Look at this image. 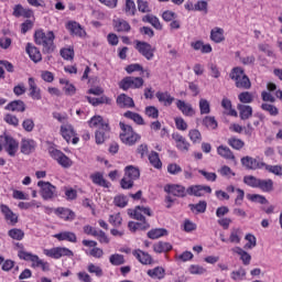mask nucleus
<instances>
[{
  "label": "nucleus",
  "instance_id": "obj_26",
  "mask_svg": "<svg viewBox=\"0 0 282 282\" xmlns=\"http://www.w3.org/2000/svg\"><path fill=\"white\" fill-rule=\"evenodd\" d=\"M241 239H243V230L239 227H234L230 230L228 241L229 243H241Z\"/></svg>",
  "mask_w": 282,
  "mask_h": 282
},
{
  "label": "nucleus",
  "instance_id": "obj_6",
  "mask_svg": "<svg viewBox=\"0 0 282 282\" xmlns=\"http://www.w3.org/2000/svg\"><path fill=\"white\" fill-rule=\"evenodd\" d=\"M48 153L53 160L57 161V164L62 166L63 169H69L73 166L74 162L72 159H69L65 153H63L61 150L55 148H50Z\"/></svg>",
  "mask_w": 282,
  "mask_h": 282
},
{
  "label": "nucleus",
  "instance_id": "obj_64",
  "mask_svg": "<svg viewBox=\"0 0 282 282\" xmlns=\"http://www.w3.org/2000/svg\"><path fill=\"white\" fill-rule=\"evenodd\" d=\"M203 124L207 128V129H216L217 128V120H215V117H205L203 119Z\"/></svg>",
  "mask_w": 282,
  "mask_h": 282
},
{
  "label": "nucleus",
  "instance_id": "obj_9",
  "mask_svg": "<svg viewBox=\"0 0 282 282\" xmlns=\"http://www.w3.org/2000/svg\"><path fill=\"white\" fill-rule=\"evenodd\" d=\"M134 45V48L141 56H144L147 61H153V57L155 56V47H152L151 44L148 42H142L137 40Z\"/></svg>",
  "mask_w": 282,
  "mask_h": 282
},
{
  "label": "nucleus",
  "instance_id": "obj_2",
  "mask_svg": "<svg viewBox=\"0 0 282 282\" xmlns=\"http://www.w3.org/2000/svg\"><path fill=\"white\" fill-rule=\"evenodd\" d=\"M231 80L235 82V85L238 89H250L252 87V83H250V78L246 75V72L241 67H234L229 74Z\"/></svg>",
  "mask_w": 282,
  "mask_h": 282
},
{
  "label": "nucleus",
  "instance_id": "obj_53",
  "mask_svg": "<svg viewBox=\"0 0 282 282\" xmlns=\"http://www.w3.org/2000/svg\"><path fill=\"white\" fill-rule=\"evenodd\" d=\"M109 262L111 263V265H122L124 264V256L113 253L109 257Z\"/></svg>",
  "mask_w": 282,
  "mask_h": 282
},
{
  "label": "nucleus",
  "instance_id": "obj_35",
  "mask_svg": "<svg viewBox=\"0 0 282 282\" xmlns=\"http://www.w3.org/2000/svg\"><path fill=\"white\" fill-rule=\"evenodd\" d=\"M88 124L91 129H105L106 127H109V122L105 121L100 116H95L93 117L89 121Z\"/></svg>",
  "mask_w": 282,
  "mask_h": 282
},
{
  "label": "nucleus",
  "instance_id": "obj_59",
  "mask_svg": "<svg viewBox=\"0 0 282 282\" xmlns=\"http://www.w3.org/2000/svg\"><path fill=\"white\" fill-rule=\"evenodd\" d=\"M247 199L250 202H256L258 204H268V199L265 196L259 195V194H248Z\"/></svg>",
  "mask_w": 282,
  "mask_h": 282
},
{
  "label": "nucleus",
  "instance_id": "obj_56",
  "mask_svg": "<svg viewBox=\"0 0 282 282\" xmlns=\"http://www.w3.org/2000/svg\"><path fill=\"white\" fill-rule=\"evenodd\" d=\"M115 206H118L119 208H124L127 204H129V199L124 195H117L113 198Z\"/></svg>",
  "mask_w": 282,
  "mask_h": 282
},
{
  "label": "nucleus",
  "instance_id": "obj_58",
  "mask_svg": "<svg viewBox=\"0 0 282 282\" xmlns=\"http://www.w3.org/2000/svg\"><path fill=\"white\" fill-rule=\"evenodd\" d=\"M199 111L202 116L210 113V102L206 99L199 100Z\"/></svg>",
  "mask_w": 282,
  "mask_h": 282
},
{
  "label": "nucleus",
  "instance_id": "obj_22",
  "mask_svg": "<svg viewBox=\"0 0 282 282\" xmlns=\"http://www.w3.org/2000/svg\"><path fill=\"white\" fill-rule=\"evenodd\" d=\"M66 30L69 31L70 34L79 36L80 39L87 36V32L84 31L83 26H80L78 22H68L66 24Z\"/></svg>",
  "mask_w": 282,
  "mask_h": 282
},
{
  "label": "nucleus",
  "instance_id": "obj_41",
  "mask_svg": "<svg viewBox=\"0 0 282 282\" xmlns=\"http://www.w3.org/2000/svg\"><path fill=\"white\" fill-rule=\"evenodd\" d=\"M128 228L129 230H131V232H135V230H149V228H151V225H149L147 221H143V223L130 221L128 224Z\"/></svg>",
  "mask_w": 282,
  "mask_h": 282
},
{
  "label": "nucleus",
  "instance_id": "obj_61",
  "mask_svg": "<svg viewBox=\"0 0 282 282\" xmlns=\"http://www.w3.org/2000/svg\"><path fill=\"white\" fill-rule=\"evenodd\" d=\"M3 120L4 122H7V124H10L11 127H19V118L12 113L4 115Z\"/></svg>",
  "mask_w": 282,
  "mask_h": 282
},
{
  "label": "nucleus",
  "instance_id": "obj_31",
  "mask_svg": "<svg viewBox=\"0 0 282 282\" xmlns=\"http://www.w3.org/2000/svg\"><path fill=\"white\" fill-rule=\"evenodd\" d=\"M155 97L158 98L159 102H162L164 107H171L173 105V101L175 98L169 94V91H158L155 94Z\"/></svg>",
  "mask_w": 282,
  "mask_h": 282
},
{
  "label": "nucleus",
  "instance_id": "obj_48",
  "mask_svg": "<svg viewBox=\"0 0 282 282\" xmlns=\"http://www.w3.org/2000/svg\"><path fill=\"white\" fill-rule=\"evenodd\" d=\"M221 107L227 110L228 116L237 117V110L232 109V101L228 98H224L221 101Z\"/></svg>",
  "mask_w": 282,
  "mask_h": 282
},
{
  "label": "nucleus",
  "instance_id": "obj_40",
  "mask_svg": "<svg viewBox=\"0 0 282 282\" xmlns=\"http://www.w3.org/2000/svg\"><path fill=\"white\" fill-rule=\"evenodd\" d=\"M258 188H260V191L263 193H270L274 189V182L271 178L260 180Z\"/></svg>",
  "mask_w": 282,
  "mask_h": 282
},
{
  "label": "nucleus",
  "instance_id": "obj_16",
  "mask_svg": "<svg viewBox=\"0 0 282 282\" xmlns=\"http://www.w3.org/2000/svg\"><path fill=\"white\" fill-rule=\"evenodd\" d=\"M29 96L32 100H42L43 95L41 93V88L36 85V79L33 77L29 78Z\"/></svg>",
  "mask_w": 282,
  "mask_h": 282
},
{
  "label": "nucleus",
  "instance_id": "obj_37",
  "mask_svg": "<svg viewBox=\"0 0 282 282\" xmlns=\"http://www.w3.org/2000/svg\"><path fill=\"white\" fill-rule=\"evenodd\" d=\"M113 28L117 32H130L131 24L122 19L113 20Z\"/></svg>",
  "mask_w": 282,
  "mask_h": 282
},
{
  "label": "nucleus",
  "instance_id": "obj_57",
  "mask_svg": "<svg viewBox=\"0 0 282 282\" xmlns=\"http://www.w3.org/2000/svg\"><path fill=\"white\" fill-rule=\"evenodd\" d=\"M108 221L109 224H111V226H115L118 228L119 226H122V216L120 215V213L112 214L109 216Z\"/></svg>",
  "mask_w": 282,
  "mask_h": 282
},
{
  "label": "nucleus",
  "instance_id": "obj_54",
  "mask_svg": "<svg viewBox=\"0 0 282 282\" xmlns=\"http://www.w3.org/2000/svg\"><path fill=\"white\" fill-rule=\"evenodd\" d=\"M261 178H257L252 175H248L243 177V182L245 184H247V186H251V188H259V182Z\"/></svg>",
  "mask_w": 282,
  "mask_h": 282
},
{
  "label": "nucleus",
  "instance_id": "obj_7",
  "mask_svg": "<svg viewBox=\"0 0 282 282\" xmlns=\"http://www.w3.org/2000/svg\"><path fill=\"white\" fill-rule=\"evenodd\" d=\"M59 133L62 138H64V140L68 143L72 142L73 144H78V142L80 141L72 123H63L61 126Z\"/></svg>",
  "mask_w": 282,
  "mask_h": 282
},
{
  "label": "nucleus",
  "instance_id": "obj_19",
  "mask_svg": "<svg viewBox=\"0 0 282 282\" xmlns=\"http://www.w3.org/2000/svg\"><path fill=\"white\" fill-rule=\"evenodd\" d=\"M36 150V141L32 139H22L21 141V153L24 155H30Z\"/></svg>",
  "mask_w": 282,
  "mask_h": 282
},
{
  "label": "nucleus",
  "instance_id": "obj_1",
  "mask_svg": "<svg viewBox=\"0 0 282 282\" xmlns=\"http://www.w3.org/2000/svg\"><path fill=\"white\" fill-rule=\"evenodd\" d=\"M55 39L56 36L52 31L45 32L43 30H37L34 33L35 43L36 45L42 46L44 54H52V52L56 50V46L54 45Z\"/></svg>",
  "mask_w": 282,
  "mask_h": 282
},
{
  "label": "nucleus",
  "instance_id": "obj_49",
  "mask_svg": "<svg viewBox=\"0 0 282 282\" xmlns=\"http://www.w3.org/2000/svg\"><path fill=\"white\" fill-rule=\"evenodd\" d=\"M124 118H129L130 120H133V122H135L137 124H144V119L142 118V116H140L137 112H132V111H127L124 112Z\"/></svg>",
  "mask_w": 282,
  "mask_h": 282
},
{
  "label": "nucleus",
  "instance_id": "obj_21",
  "mask_svg": "<svg viewBox=\"0 0 282 282\" xmlns=\"http://www.w3.org/2000/svg\"><path fill=\"white\" fill-rule=\"evenodd\" d=\"M90 180L93 184H95L96 186H101L102 188H109L111 186V183L105 180V176L100 172H95L90 174Z\"/></svg>",
  "mask_w": 282,
  "mask_h": 282
},
{
  "label": "nucleus",
  "instance_id": "obj_50",
  "mask_svg": "<svg viewBox=\"0 0 282 282\" xmlns=\"http://www.w3.org/2000/svg\"><path fill=\"white\" fill-rule=\"evenodd\" d=\"M263 169L268 171V173H272L273 175L282 176V165H268L264 163Z\"/></svg>",
  "mask_w": 282,
  "mask_h": 282
},
{
  "label": "nucleus",
  "instance_id": "obj_3",
  "mask_svg": "<svg viewBox=\"0 0 282 282\" xmlns=\"http://www.w3.org/2000/svg\"><path fill=\"white\" fill-rule=\"evenodd\" d=\"M119 127L121 129L119 138L123 144H127L128 147H133V144H135V142L140 140V134L133 131V128L131 126L124 122H120Z\"/></svg>",
  "mask_w": 282,
  "mask_h": 282
},
{
  "label": "nucleus",
  "instance_id": "obj_8",
  "mask_svg": "<svg viewBox=\"0 0 282 282\" xmlns=\"http://www.w3.org/2000/svg\"><path fill=\"white\" fill-rule=\"evenodd\" d=\"M43 254L51 259H62V257H74V251L67 247H54L51 249H44Z\"/></svg>",
  "mask_w": 282,
  "mask_h": 282
},
{
  "label": "nucleus",
  "instance_id": "obj_52",
  "mask_svg": "<svg viewBox=\"0 0 282 282\" xmlns=\"http://www.w3.org/2000/svg\"><path fill=\"white\" fill-rule=\"evenodd\" d=\"M166 235V229H152L148 232L149 239H160V237H164Z\"/></svg>",
  "mask_w": 282,
  "mask_h": 282
},
{
  "label": "nucleus",
  "instance_id": "obj_18",
  "mask_svg": "<svg viewBox=\"0 0 282 282\" xmlns=\"http://www.w3.org/2000/svg\"><path fill=\"white\" fill-rule=\"evenodd\" d=\"M172 140H174L176 149H178V151L188 152V149H191V143L186 141V138L177 132L172 134Z\"/></svg>",
  "mask_w": 282,
  "mask_h": 282
},
{
  "label": "nucleus",
  "instance_id": "obj_46",
  "mask_svg": "<svg viewBox=\"0 0 282 282\" xmlns=\"http://www.w3.org/2000/svg\"><path fill=\"white\" fill-rule=\"evenodd\" d=\"M238 100L242 102V105H250L254 100V95L250 91H243L238 95Z\"/></svg>",
  "mask_w": 282,
  "mask_h": 282
},
{
  "label": "nucleus",
  "instance_id": "obj_25",
  "mask_svg": "<svg viewBox=\"0 0 282 282\" xmlns=\"http://www.w3.org/2000/svg\"><path fill=\"white\" fill-rule=\"evenodd\" d=\"M210 41L214 43H224L226 41V35L224 29L215 26L210 31Z\"/></svg>",
  "mask_w": 282,
  "mask_h": 282
},
{
  "label": "nucleus",
  "instance_id": "obj_63",
  "mask_svg": "<svg viewBox=\"0 0 282 282\" xmlns=\"http://www.w3.org/2000/svg\"><path fill=\"white\" fill-rule=\"evenodd\" d=\"M189 274H206V268L199 264H192L188 268Z\"/></svg>",
  "mask_w": 282,
  "mask_h": 282
},
{
  "label": "nucleus",
  "instance_id": "obj_29",
  "mask_svg": "<svg viewBox=\"0 0 282 282\" xmlns=\"http://www.w3.org/2000/svg\"><path fill=\"white\" fill-rule=\"evenodd\" d=\"M109 133H111V129L109 126H104V128L98 129L95 133V140L97 144H102L107 138H109Z\"/></svg>",
  "mask_w": 282,
  "mask_h": 282
},
{
  "label": "nucleus",
  "instance_id": "obj_4",
  "mask_svg": "<svg viewBox=\"0 0 282 282\" xmlns=\"http://www.w3.org/2000/svg\"><path fill=\"white\" fill-rule=\"evenodd\" d=\"M3 149L10 158H14L19 151V141L10 135H0V152Z\"/></svg>",
  "mask_w": 282,
  "mask_h": 282
},
{
  "label": "nucleus",
  "instance_id": "obj_36",
  "mask_svg": "<svg viewBox=\"0 0 282 282\" xmlns=\"http://www.w3.org/2000/svg\"><path fill=\"white\" fill-rule=\"evenodd\" d=\"M7 111H17L18 113H23L25 111V102L21 100L11 101L6 106Z\"/></svg>",
  "mask_w": 282,
  "mask_h": 282
},
{
  "label": "nucleus",
  "instance_id": "obj_30",
  "mask_svg": "<svg viewBox=\"0 0 282 282\" xmlns=\"http://www.w3.org/2000/svg\"><path fill=\"white\" fill-rule=\"evenodd\" d=\"M217 153L220 155V158H224V160H230L231 162H236L237 158H235V153L228 145H219L217 148Z\"/></svg>",
  "mask_w": 282,
  "mask_h": 282
},
{
  "label": "nucleus",
  "instance_id": "obj_34",
  "mask_svg": "<svg viewBox=\"0 0 282 282\" xmlns=\"http://www.w3.org/2000/svg\"><path fill=\"white\" fill-rule=\"evenodd\" d=\"M117 105L121 108H131L135 107V104L133 102V98L127 96L126 94H121L117 98Z\"/></svg>",
  "mask_w": 282,
  "mask_h": 282
},
{
  "label": "nucleus",
  "instance_id": "obj_27",
  "mask_svg": "<svg viewBox=\"0 0 282 282\" xmlns=\"http://www.w3.org/2000/svg\"><path fill=\"white\" fill-rule=\"evenodd\" d=\"M231 252H234V254H239L240 261H242L243 265H250V261H252V256H250V253H248L241 247H234L231 249Z\"/></svg>",
  "mask_w": 282,
  "mask_h": 282
},
{
  "label": "nucleus",
  "instance_id": "obj_51",
  "mask_svg": "<svg viewBox=\"0 0 282 282\" xmlns=\"http://www.w3.org/2000/svg\"><path fill=\"white\" fill-rule=\"evenodd\" d=\"M87 271L89 272V274H95V276H98V279H100V276L105 274V272H102V268L94 263H89L87 265Z\"/></svg>",
  "mask_w": 282,
  "mask_h": 282
},
{
  "label": "nucleus",
  "instance_id": "obj_60",
  "mask_svg": "<svg viewBox=\"0 0 282 282\" xmlns=\"http://www.w3.org/2000/svg\"><path fill=\"white\" fill-rule=\"evenodd\" d=\"M218 173L223 176V177H228V180H230V177H235V172H232V169H230V166L228 165H224L218 170Z\"/></svg>",
  "mask_w": 282,
  "mask_h": 282
},
{
  "label": "nucleus",
  "instance_id": "obj_32",
  "mask_svg": "<svg viewBox=\"0 0 282 282\" xmlns=\"http://www.w3.org/2000/svg\"><path fill=\"white\" fill-rule=\"evenodd\" d=\"M55 215H58L61 219H64V221H73L74 217H76L72 209H67L65 207H58L55 209Z\"/></svg>",
  "mask_w": 282,
  "mask_h": 282
},
{
  "label": "nucleus",
  "instance_id": "obj_28",
  "mask_svg": "<svg viewBox=\"0 0 282 282\" xmlns=\"http://www.w3.org/2000/svg\"><path fill=\"white\" fill-rule=\"evenodd\" d=\"M176 107L180 111H182L183 116L193 117L195 113V109H193V106L184 100H177Z\"/></svg>",
  "mask_w": 282,
  "mask_h": 282
},
{
  "label": "nucleus",
  "instance_id": "obj_39",
  "mask_svg": "<svg viewBox=\"0 0 282 282\" xmlns=\"http://www.w3.org/2000/svg\"><path fill=\"white\" fill-rule=\"evenodd\" d=\"M154 252L162 254V252H170L173 250V246L170 242L159 241L153 245Z\"/></svg>",
  "mask_w": 282,
  "mask_h": 282
},
{
  "label": "nucleus",
  "instance_id": "obj_45",
  "mask_svg": "<svg viewBox=\"0 0 282 282\" xmlns=\"http://www.w3.org/2000/svg\"><path fill=\"white\" fill-rule=\"evenodd\" d=\"M227 144H229V147H231V149H235L236 151H241V149L246 147V143L238 138L228 139Z\"/></svg>",
  "mask_w": 282,
  "mask_h": 282
},
{
  "label": "nucleus",
  "instance_id": "obj_13",
  "mask_svg": "<svg viewBox=\"0 0 282 282\" xmlns=\"http://www.w3.org/2000/svg\"><path fill=\"white\" fill-rule=\"evenodd\" d=\"M165 193L173 195L174 197H186L187 189L184 185L171 184L164 187Z\"/></svg>",
  "mask_w": 282,
  "mask_h": 282
},
{
  "label": "nucleus",
  "instance_id": "obj_55",
  "mask_svg": "<svg viewBox=\"0 0 282 282\" xmlns=\"http://www.w3.org/2000/svg\"><path fill=\"white\" fill-rule=\"evenodd\" d=\"M207 203L206 200H200L198 204H193L189 205L191 210H193V213H206V208H207Z\"/></svg>",
  "mask_w": 282,
  "mask_h": 282
},
{
  "label": "nucleus",
  "instance_id": "obj_62",
  "mask_svg": "<svg viewBox=\"0 0 282 282\" xmlns=\"http://www.w3.org/2000/svg\"><path fill=\"white\" fill-rule=\"evenodd\" d=\"M61 56L64 57L65 61H74V48L73 47L62 48Z\"/></svg>",
  "mask_w": 282,
  "mask_h": 282
},
{
  "label": "nucleus",
  "instance_id": "obj_10",
  "mask_svg": "<svg viewBox=\"0 0 282 282\" xmlns=\"http://www.w3.org/2000/svg\"><path fill=\"white\" fill-rule=\"evenodd\" d=\"M37 186L40 187V193L42 199H54L56 197V186L52 185L50 182L40 181L37 183Z\"/></svg>",
  "mask_w": 282,
  "mask_h": 282
},
{
  "label": "nucleus",
  "instance_id": "obj_12",
  "mask_svg": "<svg viewBox=\"0 0 282 282\" xmlns=\"http://www.w3.org/2000/svg\"><path fill=\"white\" fill-rule=\"evenodd\" d=\"M0 210L9 226H17V224H19V215L14 214L8 205L1 204Z\"/></svg>",
  "mask_w": 282,
  "mask_h": 282
},
{
  "label": "nucleus",
  "instance_id": "obj_44",
  "mask_svg": "<svg viewBox=\"0 0 282 282\" xmlns=\"http://www.w3.org/2000/svg\"><path fill=\"white\" fill-rule=\"evenodd\" d=\"M149 162L154 169H162V161L160 160V154L155 151H152L149 154Z\"/></svg>",
  "mask_w": 282,
  "mask_h": 282
},
{
  "label": "nucleus",
  "instance_id": "obj_17",
  "mask_svg": "<svg viewBox=\"0 0 282 282\" xmlns=\"http://www.w3.org/2000/svg\"><path fill=\"white\" fill-rule=\"evenodd\" d=\"M18 257L19 259H22V261H31L32 268H39L42 261L41 258H39V256L24 250H20L18 252Z\"/></svg>",
  "mask_w": 282,
  "mask_h": 282
},
{
  "label": "nucleus",
  "instance_id": "obj_42",
  "mask_svg": "<svg viewBox=\"0 0 282 282\" xmlns=\"http://www.w3.org/2000/svg\"><path fill=\"white\" fill-rule=\"evenodd\" d=\"M144 23H150L155 28V30H162V23H160V19L155 15L147 14L142 18Z\"/></svg>",
  "mask_w": 282,
  "mask_h": 282
},
{
  "label": "nucleus",
  "instance_id": "obj_33",
  "mask_svg": "<svg viewBox=\"0 0 282 282\" xmlns=\"http://www.w3.org/2000/svg\"><path fill=\"white\" fill-rule=\"evenodd\" d=\"M54 238L57 239V241H69L70 243H76L77 241L76 234L72 231H62L59 234H55Z\"/></svg>",
  "mask_w": 282,
  "mask_h": 282
},
{
  "label": "nucleus",
  "instance_id": "obj_23",
  "mask_svg": "<svg viewBox=\"0 0 282 282\" xmlns=\"http://www.w3.org/2000/svg\"><path fill=\"white\" fill-rule=\"evenodd\" d=\"M25 50L26 54H29L33 63H40V61H43V55H41V51H39L36 46L32 45V43H28Z\"/></svg>",
  "mask_w": 282,
  "mask_h": 282
},
{
  "label": "nucleus",
  "instance_id": "obj_14",
  "mask_svg": "<svg viewBox=\"0 0 282 282\" xmlns=\"http://www.w3.org/2000/svg\"><path fill=\"white\" fill-rule=\"evenodd\" d=\"M205 193H213V188L208 185H192L187 188V195H194V197H204Z\"/></svg>",
  "mask_w": 282,
  "mask_h": 282
},
{
  "label": "nucleus",
  "instance_id": "obj_5",
  "mask_svg": "<svg viewBox=\"0 0 282 282\" xmlns=\"http://www.w3.org/2000/svg\"><path fill=\"white\" fill-rule=\"evenodd\" d=\"M139 178H140V169L133 165H128L124 169V176L121 180V187L133 188V182H135V180H139Z\"/></svg>",
  "mask_w": 282,
  "mask_h": 282
},
{
  "label": "nucleus",
  "instance_id": "obj_47",
  "mask_svg": "<svg viewBox=\"0 0 282 282\" xmlns=\"http://www.w3.org/2000/svg\"><path fill=\"white\" fill-rule=\"evenodd\" d=\"M9 237L11 239H14L15 241H22V239L25 237V232L19 228H13L8 231Z\"/></svg>",
  "mask_w": 282,
  "mask_h": 282
},
{
  "label": "nucleus",
  "instance_id": "obj_24",
  "mask_svg": "<svg viewBox=\"0 0 282 282\" xmlns=\"http://www.w3.org/2000/svg\"><path fill=\"white\" fill-rule=\"evenodd\" d=\"M133 257L139 260V262L142 263V265H151L153 262V259L151 258V254L148 252H144L140 249H137L132 252Z\"/></svg>",
  "mask_w": 282,
  "mask_h": 282
},
{
  "label": "nucleus",
  "instance_id": "obj_11",
  "mask_svg": "<svg viewBox=\"0 0 282 282\" xmlns=\"http://www.w3.org/2000/svg\"><path fill=\"white\" fill-rule=\"evenodd\" d=\"M128 215L131 219H137V221L143 224V221H147L144 215L151 217V208L137 206L134 209H128Z\"/></svg>",
  "mask_w": 282,
  "mask_h": 282
},
{
  "label": "nucleus",
  "instance_id": "obj_38",
  "mask_svg": "<svg viewBox=\"0 0 282 282\" xmlns=\"http://www.w3.org/2000/svg\"><path fill=\"white\" fill-rule=\"evenodd\" d=\"M147 274L150 276V279L162 280L166 275V271L162 267H155L154 269L148 270Z\"/></svg>",
  "mask_w": 282,
  "mask_h": 282
},
{
  "label": "nucleus",
  "instance_id": "obj_43",
  "mask_svg": "<svg viewBox=\"0 0 282 282\" xmlns=\"http://www.w3.org/2000/svg\"><path fill=\"white\" fill-rule=\"evenodd\" d=\"M238 111L240 113L241 120H248L252 117V107L246 105H238Z\"/></svg>",
  "mask_w": 282,
  "mask_h": 282
},
{
  "label": "nucleus",
  "instance_id": "obj_20",
  "mask_svg": "<svg viewBox=\"0 0 282 282\" xmlns=\"http://www.w3.org/2000/svg\"><path fill=\"white\" fill-rule=\"evenodd\" d=\"M13 17H17L18 19L21 17L24 19H32V17H34V11L25 9L21 4H15L13 8Z\"/></svg>",
  "mask_w": 282,
  "mask_h": 282
},
{
  "label": "nucleus",
  "instance_id": "obj_15",
  "mask_svg": "<svg viewBox=\"0 0 282 282\" xmlns=\"http://www.w3.org/2000/svg\"><path fill=\"white\" fill-rule=\"evenodd\" d=\"M240 162L242 166H246L249 171H257L258 169H263V166H265V163L259 162L252 156H243Z\"/></svg>",
  "mask_w": 282,
  "mask_h": 282
}]
</instances>
